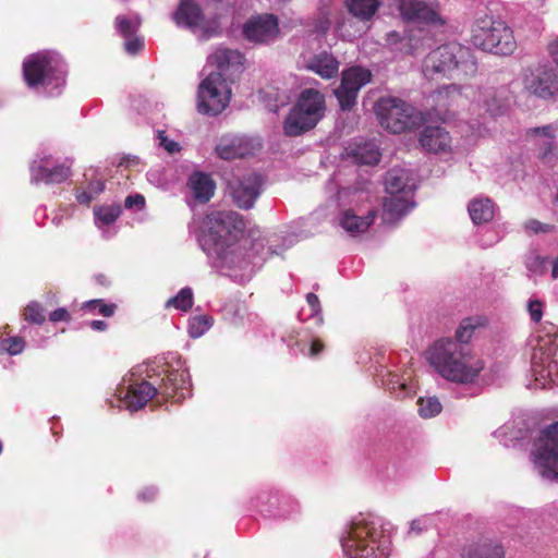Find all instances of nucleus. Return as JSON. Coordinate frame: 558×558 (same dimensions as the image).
I'll list each match as a JSON object with an SVG mask.
<instances>
[{
	"label": "nucleus",
	"instance_id": "f257e3e1",
	"mask_svg": "<svg viewBox=\"0 0 558 558\" xmlns=\"http://www.w3.org/2000/svg\"><path fill=\"white\" fill-rule=\"evenodd\" d=\"M428 361L441 377L460 384L473 381L484 367L469 347L451 338L437 340L428 350Z\"/></svg>",
	"mask_w": 558,
	"mask_h": 558
},
{
	"label": "nucleus",
	"instance_id": "f03ea898",
	"mask_svg": "<svg viewBox=\"0 0 558 558\" xmlns=\"http://www.w3.org/2000/svg\"><path fill=\"white\" fill-rule=\"evenodd\" d=\"M476 70V62L470 51L458 44H446L433 49L422 62L424 77L435 83L473 76Z\"/></svg>",
	"mask_w": 558,
	"mask_h": 558
},
{
	"label": "nucleus",
	"instance_id": "7ed1b4c3",
	"mask_svg": "<svg viewBox=\"0 0 558 558\" xmlns=\"http://www.w3.org/2000/svg\"><path fill=\"white\" fill-rule=\"evenodd\" d=\"M471 40L483 51L498 56H510L517 49L512 29L506 22L490 14L475 19L471 28Z\"/></svg>",
	"mask_w": 558,
	"mask_h": 558
},
{
	"label": "nucleus",
	"instance_id": "20e7f679",
	"mask_svg": "<svg viewBox=\"0 0 558 558\" xmlns=\"http://www.w3.org/2000/svg\"><path fill=\"white\" fill-rule=\"evenodd\" d=\"M325 110V96L314 88L304 89L284 119V134L299 136L314 129L324 117Z\"/></svg>",
	"mask_w": 558,
	"mask_h": 558
},
{
	"label": "nucleus",
	"instance_id": "39448f33",
	"mask_svg": "<svg viewBox=\"0 0 558 558\" xmlns=\"http://www.w3.org/2000/svg\"><path fill=\"white\" fill-rule=\"evenodd\" d=\"M23 76L31 88L61 87L65 84L66 69L60 54L41 51L29 56L23 63Z\"/></svg>",
	"mask_w": 558,
	"mask_h": 558
},
{
	"label": "nucleus",
	"instance_id": "423d86ee",
	"mask_svg": "<svg viewBox=\"0 0 558 558\" xmlns=\"http://www.w3.org/2000/svg\"><path fill=\"white\" fill-rule=\"evenodd\" d=\"M379 124L393 134H401L422 126L426 117L412 105L396 97H383L375 104Z\"/></svg>",
	"mask_w": 558,
	"mask_h": 558
},
{
	"label": "nucleus",
	"instance_id": "0eeeda50",
	"mask_svg": "<svg viewBox=\"0 0 558 558\" xmlns=\"http://www.w3.org/2000/svg\"><path fill=\"white\" fill-rule=\"evenodd\" d=\"M246 223L236 211L215 210L203 220V232L217 248H225L236 243L244 234Z\"/></svg>",
	"mask_w": 558,
	"mask_h": 558
},
{
	"label": "nucleus",
	"instance_id": "6e6552de",
	"mask_svg": "<svg viewBox=\"0 0 558 558\" xmlns=\"http://www.w3.org/2000/svg\"><path fill=\"white\" fill-rule=\"evenodd\" d=\"M531 456L543 478L558 481V422L539 432Z\"/></svg>",
	"mask_w": 558,
	"mask_h": 558
},
{
	"label": "nucleus",
	"instance_id": "1a4fd4ad",
	"mask_svg": "<svg viewBox=\"0 0 558 558\" xmlns=\"http://www.w3.org/2000/svg\"><path fill=\"white\" fill-rule=\"evenodd\" d=\"M197 110L199 113L217 116L230 101V89L220 72L209 73L199 84L197 93Z\"/></svg>",
	"mask_w": 558,
	"mask_h": 558
},
{
	"label": "nucleus",
	"instance_id": "9d476101",
	"mask_svg": "<svg viewBox=\"0 0 558 558\" xmlns=\"http://www.w3.org/2000/svg\"><path fill=\"white\" fill-rule=\"evenodd\" d=\"M375 524L365 518L351 521V558H379Z\"/></svg>",
	"mask_w": 558,
	"mask_h": 558
},
{
	"label": "nucleus",
	"instance_id": "9b49d317",
	"mask_svg": "<svg viewBox=\"0 0 558 558\" xmlns=\"http://www.w3.org/2000/svg\"><path fill=\"white\" fill-rule=\"evenodd\" d=\"M398 9L404 21L416 22L429 26H444L446 20L439 13L436 3L424 0H399Z\"/></svg>",
	"mask_w": 558,
	"mask_h": 558
},
{
	"label": "nucleus",
	"instance_id": "f8f14e48",
	"mask_svg": "<svg viewBox=\"0 0 558 558\" xmlns=\"http://www.w3.org/2000/svg\"><path fill=\"white\" fill-rule=\"evenodd\" d=\"M230 195L233 203L241 209H251L262 193L263 179L257 173L229 181Z\"/></svg>",
	"mask_w": 558,
	"mask_h": 558
},
{
	"label": "nucleus",
	"instance_id": "ddd939ff",
	"mask_svg": "<svg viewBox=\"0 0 558 558\" xmlns=\"http://www.w3.org/2000/svg\"><path fill=\"white\" fill-rule=\"evenodd\" d=\"M71 163L53 165L51 156H45L31 166L33 183L60 184L71 177Z\"/></svg>",
	"mask_w": 558,
	"mask_h": 558
},
{
	"label": "nucleus",
	"instance_id": "4468645a",
	"mask_svg": "<svg viewBox=\"0 0 558 558\" xmlns=\"http://www.w3.org/2000/svg\"><path fill=\"white\" fill-rule=\"evenodd\" d=\"M526 89L543 99L558 94V71L549 65H542L526 80Z\"/></svg>",
	"mask_w": 558,
	"mask_h": 558
},
{
	"label": "nucleus",
	"instance_id": "2eb2a0df",
	"mask_svg": "<svg viewBox=\"0 0 558 558\" xmlns=\"http://www.w3.org/2000/svg\"><path fill=\"white\" fill-rule=\"evenodd\" d=\"M278 32V20L272 14L252 17L243 26L244 37L250 41L259 44L274 39Z\"/></svg>",
	"mask_w": 558,
	"mask_h": 558
},
{
	"label": "nucleus",
	"instance_id": "dca6fc26",
	"mask_svg": "<svg viewBox=\"0 0 558 558\" xmlns=\"http://www.w3.org/2000/svg\"><path fill=\"white\" fill-rule=\"evenodd\" d=\"M190 378L184 371H171L162 378V383L158 388L159 393L166 399L179 401L185 398L189 392Z\"/></svg>",
	"mask_w": 558,
	"mask_h": 558
},
{
	"label": "nucleus",
	"instance_id": "f3484780",
	"mask_svg": "<svg viewBox=\"0 0 558 558\" xmlns=\"http://www.w3.org/2000/svg\"><path fill=\"white\" fill-rule=\"evenodd\" d=\"M420 144L428 153H449L451 149V136L441 126H426L421 132Z\"/></svg>",
	"mask_w": 558,
	"mask_h": 558
},
{
	"label": "nucleus",
	"instance_id": "a211bd4d",
	"mask_svg": "<svg viewBox=\"0 0 558 558\" xmlns=\"http://www.w3.org/2000/svg\"><path fill=\"white\" fill-rule=\"evenodd\" d=\"M157 393H159L158 388L143 380L130 385L123 396V400L131 411H137L144 408Z\"/></svg>",
	"mask_w": 558,
	"mask_h": 558
},
{
	"label": "nucleus",
	"instance_id": "6ab92c4d",
	"mask_svg": "<svg viewBox=\"0 0 558 558\" xmlns=\"http://www.w3.org/2000/svg\"><path fill=\"white\" fill-rule=\"evenodd\" d=\"M385 186L388 195H413L414 183L407 169L392 168L386 173Z\"/></svg>",
	"mask_w": 558,
	"mask_h": 558
},
{
	"label": "nucleus",
	"instance_id": "aec40b11",
	"mask_svg": "<svg viewBox=\"0 0 558 558\" xmlns=\"http://www.w3.org/2000/svg\"><path fill=\"white\" fill-rule=\"evenodd\" d=\"M413 195H389L383 203V221L385 223H395L404 216L412 207Z\"/></svg>",
	"mask_w": 558,
	"mask_h": 558
},
{
	"label": "nucleus",
	"instance_id": "412c9836",
	"mask_svg": "<svg viewBox=\"0 0 558 558\" xmlns=\"http://www.w3.org/2000/svg\"><path fill=\"white\" fill-rule=\"evenodd\" d=\"M539 357L537 351L532 356L535 373L544 378H549L550 381H556L558 378V350L548 348L546 351H543L539 349Z\"/></svg>",
	"mask_w": 558,
	"mask_h": 558
},
{
	"label": "nucleus",
	"instance_id": "4be33fe9",
	"mask_svg": "<svg viewBox=\"0 0 558 558\" xmlns=\"http://www.w3.org/2000/svg\"><path fill=\"white\" fill-rule=\"evenodd\" d=\"M557 130L558 125L554 123L544 126L532 128L526 131L527 136L533 137L535 145L539 147V157L544 160L551 158Z\"/></svg>",
	"mask_w": 558,
	"mask_h": 558
},
{
	"label": "nucleus",
	"instance_id": "5701e85b",
	"mask_svg": "<svg viewBox=\"0 0 558 558\" xmlns=\"http://www.w3.org/2000/svg\"><path fill=\"white\" fill-rule=\"evenodd\" d=\"M189 187L193 197L199 203H207L215 194L216 183L211 177L204 172H194L190 175Z\"/></svg>",
	"mask_w": 558,
	"mask_h": 558
},
{
	"label": "nucleus",
	"instance_id": "b1692460",
	"mask_svg": "<svg viewBox=\"0 0 558 558\" xmlns=\"http://www.w3.org/2000/svg\"><path fill=\"white\" fill-rule=\"evenodd\" d=\"M306 69L315 72L323 78H331L338 74L339 62L332 54L323 51L307 60Z\"/></svg>",
	"mask_w": 558,
	"mask_h": 558
},
{
	"label": "nucleus",
	"instance_id": "393cba45",
	"mask_svg": "<svg viewBox=\"0 0 558 558\" xmlns=\"http://www.w3.org/2000/svg\"><path fill=\"white\" fill-rule=\"evenodd\" d=\"M203 20L202 9L194 0H182L174 13L175 23L190 28L199 26Z\"/></svg>",
	"mask_w": 558,
	"mask_h": 558
},
{
	"label": "nucleus",
	"instance_id": "a878e982",
	"mask_svg": "<svg viewBox=\"0 0 558 558\" xmlns=\"http://www.w3.org/2000/svg\"><path fill=\"white\" fill-rule=\"evenodd\" d=\"M469 215L475 225L489 222L494 218V203L488 197H478L470 201Z\"/></svg>",
	"mask_w": 558,
	"mask_h": 558
},
{
	"label": "nucleus",
	"instance_id": "bb28decb",
	"mask_svg": "<svg viewBox=\"0 0 558 558\" xmlns=\"http://www.w3.org/2000/svg\"><path fill=\"white\" fill-rule=\"evenodd\" d=\"M380 157L381 154L378 147L372 142L356 144L351 149V161L357 166H375L379 162Z\"/></svg>",
	"mask_w": 558,
	"mask_h": 558
},
{
	"label": "nucleus",
	"instance_id": "cd10ccee",
	"mask_svg": "<svg viewBox=\"0 0 558 558\" xmlns=\"http://www.w3.org/2000/svg\"><path fill=\"white\" fill-rule=\"evenodd\" d=\"M379 7V0H351V15L362 22H369Z\"/></svg>",
	"mask_w": 558,
	"mask_h": 558
},
{
	"label": "nucleus",
	"instance_id": "c85d7f7f",
	"mask_svg": "<svg viewBox=\"0 0 558 558\" xmlns=\"http://www.w3.org/2000/svg\"><path fill=\"white\" fill-rule=\"evenodd\" d=\"M463 558H504L502 547L490 543H483L469 546Z\"/></svg>",
	"mask_w": 558,
	"mask_h": 558
},
{
	"label": "nucleus",
	"instance_id": "c756f323",
	"mask_svg": "<svg viewBox=\"0 0 558 558\" xmlns=\"http://www.w3.org/2000/svg\"><path fill=\"white\" fill-rule=\"evenodd\" d=\"M484 324L481 317H468L464 318L456 330L454 342L469 347L468 343L471 340L476 328Z\"/></svg>",
	"mask_w": 558,
	"mask_h": 558
},
{
	"label": "nucleus",
	"instance_id": "7c9ffc66",
	"mask_svg": "<svg viewBox=\"0 0 558 558\" xmlns=\"http://www.w3.org/2000/svg\"><path fill=\"white\" fill-rule=\"evenodd\" d=\"M218 156L225 160L244 158L247 155V148L240 140H232L228 143H221L217 146Z\"/></svg>",
	"mask_w": 558,
	"mask_h": 558
},
{
	"label": "nucleus",
	"instance_id": "2f4dec72",
	"mask_svg": "<svg viewBox=\"0 0 558 558\" xmlns=\"http://www.w3.org/2000/svg\"><path fill=\"white\" fill-rule=\"evenodd\" d=\"M372 80V72L362 66H351V106L360 88Z\"/></svg>",
	"mask_w": 558,
	"mask_h": 558
},
{
	"label": "nucleus",
	"instance_id": "473e14b6",
	"mask_svg": "<svg viewBox=\"0 0 558 558\" xmlns=\"http://www.w3.org/2000/svg\"><path fill=\"white\" fill-rule=\"evenodd\" d=\"M193 291L191 288L186 287L181 289L177 295L170 298L166 302V307H174L175 310L187 312L193 306Z\"/></svg>",
	"mask_w": 558,
	"mask_h": 558
},
{
	"label": "nucleus",
	"instance_id": "72a5a7b5",
	"mask_svg": "<svg viewBox=\"0 0 558 558\" xmlns=\"http://www.w3.org/2000/svg\"><path fill=\"white\" fill-rule=\"evenodd\" d=\"M213 59L219 69H226L231 64L241 63L243 54L233 49H217L213 54Z\"/></svg>",
	"mask_w": 558,
	"mask_h": 558
},
{
	"label": "nucleus",
	"instance_id": "f704fd0d",
	"mask_svg": "<svg viewBox=\"0 0 558 558\" xmlns=\"http://www.w3.org/2000/svg\"><path fill=\"white\" fill-rule=\"evenodd\" d=\"M24 319L31 324L43 325L46 320L45 311L40 303L29 302L23 311Z\"/></svg>",
	"mask_w": 558,
	"mask_h": 558
},
{
	"label": "nucleus",
	"instance_id": "c9c22d12",
	"mask_svg": "<svg viewBox=\"0 0 558 558\" xmlns=\"http://www.w3.org/2000/svg\"><path fill=\"white\" fill-rule=\"evenodd\" d=\"M121 214L120 206H97L94 208V215L102 225L113 223Z\"/></svg>",
	"mask_w": 558,
	"mask_h": 558
},
{
	"label": "nucleus",
	"instance_id": "e433bc0d",
	"mask_svg": "<svg viewBox=\"0 0 558 558\" xmlns=\"http://www.w3.org/2000/svg\"><path fill=\"white\" fill-rule=\"evenodd\" d=\"M417 403L418 413L425 418L433 417L441 411V404L435 397L420 398Z\"/></svg>",
	"mask_w": 558,
	"mask_h": 558
},
{
	"label": "nucleus",
	"instance_id": "4c0bfd02",
	"mask_svg": "<svg viewBox=\"0 0 558 558\" xmlns=\"http://www.w3.org/2000/svg\"><path fill=\"white\" fill-rule=\"evenodd\" d=\"M335 95L339 101L342 110L349 109V69H343L341 72V83L335 89Z\"/></svg>",
	"mask_w": 558,
	"mask_h": 558
},
{
	"label": "nucleus",
	"instance_id": "58836bf2",
	"mask_svg": "<svg viewBox=\"0 0 558 558\" xmlns=\"http://www.w3.org/2000/svg\"><path fill=\"white\" fill-rule=\"evenodd\" d=\"M376 217V213L374 210H369L365 217H360L351 213V235L353 233H362L368 229V227L374 222Z\"/></svg>",
	"mask_w": 558,
	"mask_h": 558
},
{
	"label": "nucleus",
	"instance_id": "ea45409f",
	"mask_svg": "<svg viewBox=\"0 0 558 558\" xmlns=\"http://www.w3.org/2000/svg\"><path fill=\"white\" fill-rule=\"evenodd\" d=\"M116 27L122 37L130 38L137 31L138 24L124 15H119L116 17Z\"/></svg>",
	"mask_w": 558,
	"mask_h": 558
},
{
	"label": "nucleus",
	"instance_id": "a19ab883",
	"mask_svg": "<svg viewBox=\"0 0 558 558\" xmlns=\"http://www.w3.org/2000/svg\"><path fill=\"white\" fill-rule=\"evenodd\" d=\"M25 347V341L21 337H9L1 341V348L11 355L20 354Z\"/></svg>",
	"mask_w": 558,
	"mask_h": 558
},
{
	"label": "nucleus",
	"instance_id": "79ce46f5",
	"mask_svg": "<svg viewBox=\"0 0 558 558\" xmlns=\"http://www.w3.org/2000/svg\"><path fill=\"white\" fill-rule=\"evenodd\" d=\"M306 302L311 310L310 317L314 319L316 325H320L323 323V316L318 296L315 293L310 292L306 294Z\"/></svg>",
	"mask_w": 558,
	"mask_h": 558
},
{
	"label": "nucleus",
	"instance_id": "37998d69",
	"mask_svg": "<svg viewBox=\"0 0 558 558\" xmlns=\"http://www.w3.org/2000/svg\"><path fill=\"white\" fill-rule=\"evenodd\" d=\"M85 308L89 311H98L99 314L106 317H110L114 314L116 305L114 304H106L102 300H92L85 303Z\"/></svg>",
	"mask_w": 558,
	"mask_h": 558
},
{
	"label": "nucleus",
	"instance_id": "c03bdc74",
	"mask_svg": "<svg viewBox=\"0 0 558 558\" xmlns=\"http://www.w3.org/2000/svg\"><path fill=\"white\" fill-rule=\"evenodd\" d=\"M209 327L208 318L206 316L194 317L190 325V335L192 337L202 336Z\"/></svg>",
	"mask_w": 558,
	"mask_h": 558
},
{
	"label": "nucleus",
	"instance_id": "a18cd8bd",
	"mask_svg": "<svg viewBox=\"0 0 558 558\" xmlns=\"http://www.w3.org/2000/svg\"><path fill=\"white\" fill-rule=\"evenodd\" d=\"M525 229L533 233H549L554 230L553 225L543 223L536 219H530L525 222Z\"/></svg>",
	"mask_w": 558,
	"mask_h": 558
},
{
	"label": "nucleus",
	"instance_id": "49530a36",
	"mask_svg": "<svg viewBox=\"0 0 558 558\" xmlns=\"http://www.w3.org/2000/svg\"><path fill=\"white\" fill-rule=\"evenodd\" d=\"M527 311L531 319L534 323H539L543 318V303L538 300H531L527 305Z\"/></svg>",
	"mask_w": 558,
	"mask_h": 558
},
{
	"label": "nucleus",
	"instance_id": "de8ad7c7",
	"mask_svg": "<svg viewBox=\"0 0 558 558\" xmlns=\"http://www.w3.org/2000/svg\"><path fill=\"white\" fill-rule=\"evenodd\" d=\"M158 138L160 141V145L170 154H173V153H178L180 150V145L172 141V140H169L166 135V132L165 131H159L158 132Z\"/></svg>",
	"mask_w": 558,
	"mask_h": 558
},
{
	"label": "nucleus",
	"instance_id": "09e8293b",
	"mask_svg": "<svg viewBox=\"0 0 558 558\" xmlns=\"http://www.w3.org/2000/svg\"><path fill=\"white\" fill-rule=\"evenodd\" d=\"M143 47H144L143 40L138 37L126 38V41L124 44L125 50L131 54L137 53L138 51L142 50Z\"/></svg>",
	"mask_w": 558,
	"mask_h": 558
},
{
	"label": "nucleus",
	"instance_id": "8fccbe9b",
	"mask_svg": "<svg viewBox=\"0 0 558 558\" xmlns=\"http://www.w3.org/2000/svg\"><path fill=\"white\" fill-rule=\"evenodd\" d=\"M49 319L53 323L69 322L70 314L64 307H60V308L54 310L52 313H50Z\"/></svg>",
	"mask_w": 558,
	"mask_h": 558
},
{
	"label": "nucleus",
	"instance_id": "3c124183",
	"mask_svg": "<svg viewBox=\"0 0 558 558\" xmlns=\"http://www.w3.org/2000/svg\"><path fill=\"white\" fill-rule=\"evenodd\" d=\"M124 205L126 208H132L134 206L144 207L145 197L141 194L129 195L125 198Z\"/></svg>",
	"mask_w": 558,
	"mask_h": 558
},
{
	"label": "nucleus",
	"instance_id": "603ef678",
	"mask_svg": "<svg viewBox=\"0 0 558 558\" xmlns=\"http://www.w3.org/2000/svg\"><path fill=\"white\" fill-rule=\"evenodd\" d=\"M75 197L80 204L85 206H89V204L95 199V196L88 191H83L80 189L76 190Z\"/></svg>",
	"mask_w": 558,
	"mask_h": 558
},
{
	"label": "nucleus",
	"instance_id": "864d4df0",
	"mask_svg": "<svg viewBox=\"0 0 558 558\" xmlns=\"http://www.w3.org/2000/svg\"><path fill=\"white\" fill-rule=\"evenodd\" d=\"M105 190V182L101 180L92 181L88 184L87 191L95 196V198Z\"/></svg>",
	"mask_w": 558,
	"mask_h": 558
},
{
	"label": "nucleus",
	"instance_id": "5fc2aeb1",
	"mask_svg": "<svg viewBox=\"0 0 558 558\" xmlns=\"http://www.w3.org/2000/svg\"><path fill=\"white\" fill-rule=\"evenodd\" d=\"M548 53L558 66V36L548 44Z\"/></svg>",
	"mask_w": 558,
	"mask_h": 558
},
{
	"label": "nucleus",
	"instance_id": "6e6d98bb",
	"mask_svg": "<svg viewBox=\"0 0 558 558\" xmlns=\"http://www.w3.org/2000/svg\"><path fill=\"white\" fill-rule=\"evenodd\" d=\"M138 497L144 501H151L156 497V489L151 487L144 488Z\"/></svg>",
	"mask_w": 558,
	"mask_h": 558
},
{
	"label": "nucleus",
	"instance_id": "4d7b16f0",
	"mask_svg": "<svg viewBox=\"0 0 558 558\" xmlns=\"http://www.w3.org/2000/svg\"><path fill=\"white\" fill-rule=\"evenodd\" d=\"M425 530V526L420 520H413L410 525L409 535H420Z\"/></svg>",
	"mask_w": 558,
	"mask_h": 558
},
{
	"label": "nucleus",
	"instance_id": "13d9d810",
	"mask_svg": "<svg viewBox=\"0 0 558 558\" xmlns=\"http://www.w3.org/2000/svg\"><path fill=\"white\" fill-rule=\"evenodd\" d=\"M323 350H324L323 342L318 339H315L312 341V344L310 348V355L317 356Z\"/></svg>",
	"mask_w": 558,
	"mask_h": 558
},
{
	"label": "nucleus",
	"instance_id": "bf43d9fd",
	"mask_svg": "<svg viewBox=\"0 0 558 558\" xmlns=\"http://www.w3.org/2000/svg\"><path fill=\"white\" fill-rule=\"evenodd\" d=\"M339 225L343 230L349 231V209L341 213Z\"/></svg>",
	"mask_w": 558,
	"mask_h": 558
},
{
	"label": "nucleus",
	"instance_id": "052dcab7",
	"mask_svg": "<svg viewBox=\"0 0 558 558\" xmlns=\"http://www.w3.org/2000/svg\"><path fill=\"white\" fill-rule=\"evenodd\" d=\"M89 327L96 331H104L107 328V323L104 320H92Z\"/></svg>",
	"mask_w": 558,
	"mask_h": 558
},
{
	"label": "nucleus",
	"instance_id": "680f3d73",
	"mask_svg": "<svg viewBox=\"0 0 558 558\" xmlns=\"http://www.w3.org/2000/svg\"><path fill=\"white\" fill-rule=\"evenodd\" d=\"M444 90H446V93H457V94H460L461 93V86L459 84L451 83V84L446 85L444 87Z\"/></svg>",
	"mask_w": 558,
	"mask_h": 558
},
{
	"label": "nucleus",
	"instance_id": "e2e57ef3",
	"mask_svg": "<svg viewBox=\"0 0 558 558\" xmlns=\"http://www.w3.org/2000/svg\"><path fill=\"white\" fill-rule=\"evenodd\" d=\"M551 277L554 279L558 278V257L553 263Z\"/></svg>",
	"mask_w": 558,
	"mask_h": 558
},
{
	"label": "nucleus",
	"instance_id": "0e129e2a",
	"mask_svg": "<svg viewBox=\"0 0 558 558\" xmlns=\"http://www.w3.org/2000/svg\"><path fill=\"white\" fill-rule=\"evenodd\" d=\"M388 40L391 43H397L399 40V34L396 32L388 34Z\"/></svg>",
	"mask_w": 558,
	"mask_h": 558
},
{
	"label": "nucleus",
	"instance_id": "69168bd1",
	"mask_svg": "<svg viewBox=\"0 0 558 558\" xmlns=\"http://www.w3.org/2000/svg\"><path fill=\"white\" fill-rule=\"evenodd\" d=\"M534 262H535V264H539V265H542V264L545 262V259L541 258L539 256H536V257L534 258Z\"/></svg>",
	"mask_w": 558,
	"mask_h": 558
},
{
	"label": "nucleus",
	"instance_id": "338daca9",
	"mask_svg": "<svg viewBox=\"0 0 558 558\" xmlns=\"http://www.w3.org/2000/svg\"><path fill=\"white\" fill-rule=\"evenodd\" d=\"M342 548H343L344 554L347 555V548H345L344 541H342Z\"/></svg>",
	"mask_w": 558,
	"mask_h": 558
},
{
	"label": "nucleus",
	"instance_id": "774afa93",
	"mask_svg": "<svg viewBox=\"0 0 558 558\" xmlns=\"http://www.w3.org/2000/svg\"><path fill=\"white\" fill-rule=\"evenodd\" d=\"M125 161H126V158H122V160L120 161L119 166H122Z\"/></svg>",
	"mask_w": 558,
	"mask_h": 558
}]
</instances>
